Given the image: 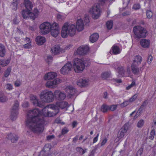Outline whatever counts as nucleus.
I'll list each match as a JSON object with an SVG mask.
<instances>
[{
  "label": "nucleus",
  "instance_id": "9",
  "mask_svg": "<svg viewBox=\"0 0 156 156\" xmlns=\"http://www.w3.org/2000/svg\"><path fill=\"white\" fill-rule=\"evenodd\" d=\"M72 67V64L70 62H68L61 69L60 72L62 74L66 75L71 71Z\"/></svg>",
  "mask_w": 156,
  "mask_h": 156
},
{
  "label": "nucleus",
  "instance_id": "40",
  "mask_svg": "<svg viewBox=\"0 0 156 156\" xmlns=\"http://www.w3.org/2000/svg\"><path fill=\"white\" fill-rule=\"evenodd\" d=\"M144 123V120H140L137 123V126L138 128H141L143 126Z\"/></svg>",
  "mask_w": 156,
  "mask_h": 156
},
{
  "label": "nucleus",
  "instance_id": "41",
  "mask_svg": "<svg viewBox=\"0 0 156 156\" xmlns=\"http://www.w3.org/2000/svg\"><path fill=\"white\" fill-rule=\"evenodd\" d=\"M129 129V126L128 124H126L122 128L120 129L125 133H126L127 132Z\"/></svg>",
  "mask_w": 156,
  "mask_h": 156
},
{
  "label": "nucleus",
  "instance_id": "38",
  "mask_svg": "<svg viewBox=\"0 0 156 156\" xmlns=\"http://www.w3.org/2000/svg\"><path fill=\"white\" fill-rule=\"evenodd\" d=\"M50 30H51L52 29L53 30H55V29L57 30H59V28L58 27V24L56 23H54L51 24L50 23Z\"/></svg>",
  "mask_w": 156,
  "mask_h": 156
},
{
  "label": "nucleus",
  "instance_id": "64",
  "mask_svg": "<svg viewBox=\"0 0 156 156\" xmlns=\"http://www.w3.org/2000/svg\"><path fill=\"white\" fill-rule=\"evenodd\" d=\"M130 13L128 11H126L123 12L122 14V15L123 16H126L127 15H129L130 14Z\"/></svg>",
  "mask_w": 156,
  "mask_h": 156
},
{
  "label": "nucleus",
  "instance_id": "58",
  "mask_svg": "<svg viewBox=\"0 0 156 156\" xmlns=\"http://www.w3.org/2000/svg\"><path fill=\"white\" fill-rule=\"evenodd\" d=\"M107 139L105 138L102 141L101 143V146H104L107 142Z\"/></svg>",
  "mask_w": 156,
  "mask_h": 156
},
{
  "label": "nucleus",
  "instance_id": "32",
  "mask_svg": "<svg viewBox=\"0 0 156 156\" xmlns=\"http://www.w3.org/2000/svg\"><path fill=\"white\" fill-rule=\"evenodd\" d=\"M29 11L27 10H23L22 11V14L24 19H27L29 18Z\"/></svg>",
  "mask_w": 156,
  "mask_h": 156
},
{
  "label": "nucleus",
  "instance_id": "43",
  "mask_svg": "<svg viewBox=\"0 0 156 156\" xmlns=\"http://www.w3.org/2000/svg\"><path fill=\"white\" fill-rule=\"evenodd\" d=\"M107 28L109 30L111 29L113 26V22L112 21H108L106 23Z\"/></svg>",
  "mask_w": 156,
  "mask_h": 156
},
{
  "label": "nucleus",
  "instance_id": "34",
  "mask_svg": "<svg viewBox=\"0 0 156 156\" xmlns=\"http://www.w3.org/2000/svg\"><path fill=\"white\" fill-rule=\"evenodd\" d=\"M109 110V106L106 105H103L101 108V111L105 113L107 112Z\"/></svg>",
  "mask_w": 156,
  "mask_h": 156
},
{
  "label": "nucleus",
  "instance_id": "46",
  "mask_svg": "<svg viewBox=\"0 0 156 156\" xmlns=\"http://www.w3.org/2000/svg\"><path fill=\"white\" fill-rule=\"evenodd\" d=\"M118 69L119 70V73L122 76H123L124 75L125 71L124 70V69L123 67H119L118 68Z\"/></svg>",
  "mask_w": 156,
  "mask_h": 156
},
{
  "label": "nucleus",
  "instance_id": "25",
  "mask_svg": "<svg viewBox=\"0 0 156 156\" xmlns=\"http://www.w3.org/2000/svg\"><path fill=\"white\" fill-rule=\"evenodd\" d=\"M98 37L99 35L98 34L94 33L90 36V41L92 43L98 40Z\"/></svg>",
  "mask_w": 156,
  "mask_h": 156
},
{
  "label": "nucleus",
  "instance_id": "31",
  "mask_svg": "<svg viewBox=\"0 0 156 156\" xmlns=\"http://www.w3.org/2000/svg\"><path fill=\"white\" fill-rule=\"evenodd\" d=\"M76 151L80 154L82 155L86 152L87 149H83L81 147H78L76 148Z\"/></svg>",
  "mask_w": 156,
  "mask_h": 156
},
{
  "label": "nucleus",
  "instance_id": "33",
  "mask_svg": "<svg viewBox=\"0 0 156 156\" xmlns=\"http://www.w3.org/2000/svg\"><path fill=\"white\" fill-rule=\"evenodd\" d=\"M2 92H0V101L2 102H6L8 100L7 98L4 95Z\"/></svg>",
  "mask_w": 156,
  "mask_h": 156
},
{
  "label": "nucleus",
  "instance_id": "18",
  "mask_svg": "<svg viewBox=\"0 0 156 156\" xmlns=\"http://www.w3.org/2000/svg\"><path fill=\"white\" fill-rule=\"evenodd\" d=\"M142 60V58L141 56L137 55L135 57L134 60L132 61V63L140 65L141 64Z\"/></svg>",
  "mask_w": 156,
  "mask_h": 156
},
{
  "label": "nucleus",
  "instance_id": "22",
  "mask_svg": "<svg viewBox=\"0 0 156 156\" xmlns=\"http://www.w3.org/2000/svg\"><path fill=\"white\" fill-rule=\"evenodd\" d=\"M146 101H145L144 102L143 104L140 107L138 111H137V113H136V115L134 116V118L135 119L136 118L140 115L141 113V112L143 109L144 107L146 105Z\"/></svg>",
  "mask_w": 156,
  "mask_h": 156
},
{
  "label": "nucleus",
  "instance_id": "23",
  "mask_svg": "<svg viewBox=\"0 0 156 156\" xmlns=\"http://www.w3.org/2000/svg\"><path fill=\"white\" fill-rule=\"evenodd\" d=\"M51 51L54 54H56L62 52V50L58 46H55L51 48Z\"/></svg>",
  "mask_w": 156,
  "mask_h": 156
},
{
  "label": "nucleus",
  "instance_id": "44",
  "mask_svg": "<svg viewBox=\"0 0 156 156\" xmlns=\"http://www.w3.org/2000/svg\"><path fill=\"white\" fill-rule=\"evenodd\" d=\"M57 18L58 20L61 21L64 19V16L62 13H58L57 14Z\"/></svg>",
  "mask_w": 156,
  "mask_h": 156
},
{
  "label": "nucleus",
  "instance_id": "36",
  "mask_svg": "<svg viewBox=\"0 0 156 156\" xmlns=\"http://www.w3.org/2000/svg\"><path fill=\"white\" fill-rule=\"evenodd\" d=\"M18 114V112H15L13 111H11V114L10 118L12 120H15L16 118V116Z\"/></svg>",
  "mask_w": 156,
  "mask_h": 156
},
{
  "label": "nucleus",
  "instance_id": "48",
  "mask_svg": "<svg viewBox=\"0 0 156 156\" xmlns=\"http://www.w3.org/2000/svg\"><path fill=\"white\" fill-rule=\"evenodd\" d=\"M146 15L147 18L150 19L152 17L153 14L152 12L150 10H148L147 11Z\"/></svg>",
  "mask_w": 156,
  "mask_h": 156
},
{
  "label": "nucleus",
  "instance_id": "54",
  "mask_svg": "<svg viewBox=\"0 0 156 156\" xmlns=\"http://www.w3.org/2000/svg\"><path fill=\"white\" fill-rule=\"evenodd\" d=\"M140 8V5L138 4H135L134 5L133 9L135 10L138 9Z\"/></svg>",
  "mask_w": 156,
  "mask_h": 156
},
{
  "label": "nucleus",
  "instance_id": "55",
  "mask_svg": "<svg viewBox=\"0 0 156 156\" xmlns=\"http://www.w3.org/2000/svg\"><path fill=\"white\" fill-rule=\"evenodd\" d=\"M153 57L151 55H149L148 56L147 58V63L148 64H150L151 63V62L152 61Z\"/></svg>",
  "mask_w": 156,
  "mask_h": 156
},
{
  "label": "nucleus",
  "instance_id": "12",
  "mask_svg": "<svg viewBox=\"0 0 156 156\" xmlns=\"http://www.w3.org/2000/svg\"><path fill=\"white\" fill-rule=\"evenodd\" d=\"M89 50V47L87 46H81L77 49V53L80 55L86 54Z\"/></svg>",
  "mask_w": 156,
  "mask_h": 156
},
{
  "label": "nucleus",
  "instance_id": "7",
  "mask_svg": "<svg viewBox=\"0 0 156 156\" xmlns=\"http://www.w3.org/2000/svg\"><path fill=\"white\" fill-rule=\"evenodd\" d=\"M50 23L49 22H44L40 26V32L42 34H45L50 31Z\"/></svg>",
  "mask_w": 156,
  "mask_h": 156
},
{
  "label": "nucleus",
  "instance_id": "11",
  "mask_svg": "<svg viewBox=\"0 0 156 156\" xmlns=\"http://www.w3.org/2000/svg\"><path fill=\"white\" fill-rule=\"evenodd\" d=\"M60 80L56 78L53 81H48L46 83V86L49 88H53L56 87L57 85L60 82Z\"/></svg>",
  "mask_w": 156,
  "mask_h": 156
},
{
  "label": "nucleus",
  "instance_id": "56",
  "mask_svg": "<svg viewBox=\"0 0 156 156\" xmlns=\"http://www.w3.org/2000/svg\"><path fill=\"white\" fill-rule=\"evenodd\" d=\"M69 131L68 129L66 128H63L62 131V134H64L67 133Z\"/></svg>",
  "mask_w": 156,
  "mask_h": 156
},
{
  "label": "nucleus",
  "instance_id": "26",
  "mask_svg": "<svg viewBox=\"0 0 156 156\" xmlns=\"http://www.w3.org/2000/svg\"><path fill=\"white\" fill-rule=\"evenodd\" d=\"M125 134V133L120 130L118 133L117 137L115 139V141L116 142H118L124 136Z\"/></svg>",
  "mask_w": 156,
  "mask_h": 156
},
{
  "label": "nucleus",
  "instance_id": "47",
  "mask_svg": "<svg viewBox=\"0 0 156 156\" xmlns=\"http://www.w3.org/2000/svg\"><path fill=\"white\" fill-rule=\"evenodd\" d=\"M155 135V131L154 129L152 130L150 133V136L149 137V138L151 140H153L154 138Z\"/></svg>",
  "mask_w": 156,
  "mask_h": 156
},
{
  "label": "nucleus",
  "instance_id": "13",
  "mask_svg": "<svg viewBox=\"0 0 156 156\" xmlns=\"http://www.w3.org/2000/svg\"><path fill=\"white\" fill-rule=\"evenodd\" d=\"M76 83L80 87H85L88 85L89 80L85 79H80L77 81Z\"/></svg>",
  "mask_w": 156,
  "mask_h": 156
},
{
  "label": "nucleus",
  "instance_id": "1",
  "mask_svg": "<svg viewBox=\"0 0 156 156\" xmlns=\"http://www.w3.org/2000/svg\"><path fill=\"white\" fill-rule=\"evenodd\" d=\"M68 103L65 101L58 102L56 105H50L44 107L40 112L37 108L28 111L27 126L34 132L38 133H42L44 130V118L45 116L52 117L55 115L59 112L58 107L63 109L67 106Z\"/></svg>",
  "mask_w": 156,
  "mask_h": 156
},
{
  "label": "nucleus",
  "instance_id": "24",
  "mask_svg": "<svg viewBox=\"0 0 156 156\" xmlns=\"http://www.w3.org/2000/svg\"><path fill=\"white\" fill-rule=\"evenodd\" d=\"M112 53L115 55H116L119 54L121 52V50L119 48L115 45L112 46V48L111 50Z\"/></svg>",
  "mask_w": 156,
  "mask_h": 156
},
{
  "label": "nucleus",
  "instance_id": "3",
  "mask_svg": "<svg viewBox=\"0 0 156 156\" xmlns=\"http://www.w3.org/2000/svg\"><path fill=\"white\" fill-rule=\"evenodd\" d=\"M40 97L42 101L45 102H51L54 100L52 92L48 90L42 91L40 95Z\"/></svg>",
  "mask_w": 156,
  "mask_h": 156
},
{
  "label": "nucleus",
  "instance_id": "20",
  "mask_svg": "<svg viewBox=\"0 0 156 156\" xmlns=\"http://www.w3.org/2000/svg\"><path fill=\"white\" fill-rule=\"evenodd\" d=\"M150 41L145 39H142L140 41L141 46L144 48H147L150 45Z\"/></svg>",
  "mask_w": 156,
  "mask_h": 156
},
{
  "label": "nucleus",
  "instance_id": "15",
  "mask_svg": "<svg viewBox=\"0 0 156 156\" xmlns=\"http://www.w3.org/2000/svg\"><path fill=\"white\" fill-rule=\"evenodd\" d=\"M139 65H137L134 64L132 63L131 65V68L132 71L133 73L134 74H138L141 68H139L138 66Z\"/></svg>",
  "mask_w": 156,
  "mask_h": 156
},
{
  "label": "nucleus",
  "instance_id": "60",
  "mask_svg": "<svg viewBox=\"0 0 156 156\" xmlns=\"http://www.w3.org/2000/svg\"><path fill=\"white\" fill-rule=\"evenodd\" d=\"M52 56L51 55H49L47 56V58H45V60L46 61L49 62V60H51L52 59Z\"/></svg>",
  "mask_w": 156,
  "mask_h": 156
},
{
  "label": "nucleus",
  "instance_id": "2",
  "mask_svg": "<svg viewBox=\"0 0 156 156\" xmlns=\"http://www.w3.org/2000/svg\"><path fill=\"white\" fill-rule=\"evenodd\" d=\"M76 33L75 25L68 23H64L62 27L61 31V36L63 38H66L68 36L72 37Z\"/></svg>",
  "mask_w": 156,
  "mask_h": 156
},
{
  "label": "nucleus",
  "instance_id": "29",
  "mask_svg": "<svg viewBox=\"0 0 156 156\" xmlns=\"http://www.w3.org/2000/svg\"><path fill=\"white\" fill-rule=\"evenodd\" d=\"M10 62V60L8 59H0V65L2 66H5L8 65Z\"/></svg>",
  "mask_w": 156,
  "mask_h": 156
},
{
  "label": "nucleus",
  "instance_id": "8",
  "mask_svg": "<svg viewBox=\"0 0 156 156\" xmlns=\"http://www.w3.org/2000/svg\"><path fill=\"white\" fill-rule=\"evenodd\" d=\"M53 95L54 97H55L57 100L59 101L64 100L66 97L65 93L59 90H55Z\"/></svg>",
  "mask_w": 156,
  "mask_h": 156
},
{
  "label": "nucleus",
  "instance_id": "35",
  "mask_svg": "<svg viewBox=\"0 0 156 156\" xmlns=\"http://www.w3.org/2000/svg\"><path fill=\"white\" fill-rule=\"evenodd\" d=\"M30 100L32 103L35 105L37 106L38 104V101L35 96H31L30 98Z\"/></svg>",
  "mask_w": 156,
  "mask_h": 156
},
{
  "label": "nucleus",
  "instance_id": "6",
  "mask_svg": "<svg viewBox=\"0 0 156 156\" xmlns=\"http://www.w3.org/2000/svg\"><path fill=\"white\" fill-rule=\"evenodd\" d=\"M89 12L93 18L95 19H98L100 15V10L99 6L97 5H94L90 9Z\"/></svg>",
  "mask_w": 156,
  "mask_h": 156
},
{
  "label": "nucleus",
  "instance_id": "27",
  "mask_svg": "<svg viewBox=\"0 0 156 156\" xmlns=\"http://www.w3.org/2000/svg\"><path fill=\"white\" fill-rule=\"evenodd\" d=\"M19 103L17 101H16L14 102V105L12 108L11 111H13L16 112H18L19 107Z\"/></svg>",
  "mask_w": 156,
  "mask_h": 156
},
{
  "label": "nucleus",
  "instance_id": "5",
  "mask_svg": "<svg viewBox=\"0 0 156 156\" xmlns=\"http://www.w3.org/2000/svg\"><path fill=\"white\" fill-rule=\"evenodd\" d=\"M74 69L76 72L79 73L83 71L85 68L84 62L78 58H75L73 62Z\"/></svg>",
  "mask_w": 156,
  "mask_h": 156
},
{
  "label": "nucleus",
  "instance_id": "4",
  "mask_svg": "<svg viewBox=\"0 0 156 156\" xmlns=\"http://www.w3.org/2000/svg\"><path fill=\"white\" fill-rule=\"evenodd\" d=\"M133 30L135 37L138 39L144 38L147 36V30L141 26H137L134 27Z\"/></svg>",
  "mask_w": 156,
  "mask_h": 156
},
{
  "label": "nucleus",
  "instance_id": "14",
  "mask_svg": "<svg viewBox=\"0 0 156 156\" xmlns=\"http://www.w3.org/2000/svg\"><path fill=\"white\" fill-rule=\"evenodd\" d=\"M7 138L10 140L12 143H16L18 140V137L15 134L10 133L7 136Z\"/></svg>",
  "mask_w": 156,
  "mask_h": 156
},
{
  "label": "nucleus",
  "instance_id": "45",
  "mask_svg": "<svg viewBox=\"0 0 156 156\" xmlns=\"http://www.w3.org/2000/svg\"><path fill=\"white\" fill-rule=\"evenodd\" d=\"M110 76V73L107 72H105L101 75L102 77L104 79H106L109 77Z\"/></svg>",
  "mask_w": 156,
  "mask_h": 156
},
{
  "label": "nucleus",
  "instance_id": "17",
  "mask_svg": "<svg viewBox=\"0 0 156 156\" xmlns=\"http://www.w3.org/2000/svg\"><path fill=\"white\" fill-rule=\"evenodd\" d=\"M57 76V74L54 72H48L45 75V79L47 80H52L54 78Z\"/></svg>",
  "mask_w": 156,
  "mask_h": 156
},
{
  "label": "nucleus",
  "instance_id": "42",
  "mask_svg": "<svg viewBox=\"0 0 156 156\" xmlns=\"http://www.w3.org/2000/svg\"><path fill=\"white\" fill-rule=\"evenodd\" d=\"M11 72V68L9 67L7 69L5 70V72L4 74V76L5 77H7L10 74Z\"/></svg>",
  "mask_w": 156,
  "mask_h": 156
},
{
  "label": "nucleus",
  "instance_id": "52",
  "mask_svg": "<svg viewBox=\"0 0 156 156\" xmlns=\"http://www.w3.org/2000/svg\"><path fill=\"white\" fill-rule=\"evenodd\" d=\"M117 107V105H113L109 106V110L114 111L116 109Z\"/></svg>",
  "mask_w": 156,
  "mask_h": 156
},
{
  "label": "nucleus",
  "instance_id": "21",
  "mask_svg": "<svg viewBox=\"0 0 156 156\" xmlns=\"http://www.w3.org/2000/svg\"><path fill=\"white\" fill-rule=\"evenodd\" d=\"M24 3L27 10L30 11L32 9L33 5L30 1L29 0H24Z\"/></svg>",
  "mask_w": 156,
  "mask_h": 156
},
{
  "label": "nucleus",
  "instance_id": "57",
  "mask_svg": "<svg viewBox=\"0 0 156 156\" xmlns=\"http://www.w3.org/2000/svg\"><path fill=\"white\" fill-rule=\"evenodd\" d=\"M96 151V150L95 149H94L92 150V151L90 153V154L88 156H94V153Z\"/></svg>",
  "mask_w": 156,
  "mask_h": 156
},
{
  "label": "nucleus",
  "instance_id": "63",
  "mask_svg": "<svg viewBox=\"0 0 156 156\" xmlns=\"http://www.w3.org/2000/svg\"><path fill=\"white\" fill-rule=\"evenodd\" d=\"M99 136V134L98 133L97 134L96 136L94 138L93 142V143H95L97 141V140H98V137Z\"/></svg>",
  "mask_w": 156,
  "mask_h": 156
},
{
  "label": "nucleus",
  "instance_id": "28",
  "mask_svg": "<svg viewBox=\"0 0 156 156\" xmlns=\"http://www.w3.org/2000/svg\"><path fill=\"white\" fill-rule=\"evenodd\" d=\"M5 46L2 44H0V56L4 57L5 54Z\"/></svg>",
  "mask_w": 156,
  "mask_h": 156
},
{
  "label": "nucleus",
  "instance_id": "39",
  "mask_svg": "<svg viewBox=\"0 0 156 156\" xmlns=\"http://www.w3.org/2000/svg\"><path fill=\"white\" fill-rule=\"evenodd\" d=\"M26 40L28 41V43L24 44L23 45V47L26 49L30 48L31 47L30 40L29 38H27Z\"/></svg>",
  "mask_w": 156,
  "mask_h": 156
},
{
  "label": "nucleus",
  "instance_id": "51",
  "mask_svg": "<svg viewBox=\"0 0 156 156\" xmlns=\"http://www.w3.org/2000/svg\"><path fill=\"white\" fill-rule=\"evenodd\" d=\"M6 89L9 90H12L13 88V87L12 85L11 84H7L6 86Z\"/></svg>",
  "mask_w": 156,
  "mask_h": 156
},
{
  "label": "nucleus",
  "instance_id": "10",
  "mask_svg": "<svg viewBox=\"0 0 156 156\" xmlns=\"http://www.w3.org/2000/svg\"><path fill=\"white\" fill-rule=\"evenodd\" d=\"M65 90L70 97L73 96H75L78 94L77 90L76 89L72 86H67Z\"/></svg>",
  "mask_w": 156,
  "mask_h": 156
},
{
  "label": "nucleus",
  "instance_id": "59",
  "mask_svg": "<svg viewBox=\"0 0 156 156\" xmlns=\"http://www.w3.org/2000/svg\"><path fill=\"white\" fill-rule=\"evenodd\" d=\"M129 101H125V102H123V103H122L121 104V105L122 106H124V107L126 106H127L129 104Z\"/></svg>",
  "mask_w": 156,
  "mask_h": 156
},
{
  "label": "nucleus",
  "instance_id": "50",
  "mask_svg": "<svg viewBox=\"0 0 156 156\" xmlns=\"http://www.w3.org/2000/svg\"><path fill=\"white\" fill-rule=\"evenodd\" d=\"M137 94H135L129 100V102H132L135 101V100L136 98H137Z\"/></svg>",
  "mask_w": 156,
  "mask_h": 156
},
{
  "label": "nucleus",
  "instance_id": "16",
  "mask_svg": "<svg viewBox=\"0 0 156 156\" xmlns=\"http://www.w3.org/2000/svg\"><path fill=\"white\" fill-rule=\"evenodd\" d=\"M84 24L83 20L80 19H78L76 22V28L79 31H82L84 29Z\"/></svg>",
  "mask_w": 156,
  "mask_h": 156
},
{
  "label": "nucleus",
  "instance_id": "30",
  "mask_svg": "<svg viewBox=\"0 0 156 156\" xmlns=\"http://www.w3.org/2000/svg\"><path fill=\"white\" fill-rule=\"evenodd\" d=\"M20 0H14L12 3L11 6L12 9L16 10L17 8V6L18 3L20 2Z\"/></svg>",
  "mask_w": 156,
  "mask_h": 156
},
{
  "label": "nucleus",
  "instance_id": "53",
  "mask_svg": "<svg viewBox=\"0 0 156 156\" xmlns=\"http://www.w3.org/2000/svg\"><path fill=\"white\" fill-rule=\"evenodd\" d=\"M135 82H133L131 84L129 85L126 87V89L127 90L130 89L131 88L133 87L135 85Z\"/></svg>",
  "mask_w": 156,
  "mask_h": 156
},
{
  "label": "nucleus",
  "instance_id": "61",
  "mask_svg": "<svg viewBox=\"0 0 156 156\" xmlns=\"http://www.w3.org/2000/svg\"><path fill=\"white\" fill-rule=\"evenodd\" d=\"M112 80L118 83H120L122 82V81L121 79H112Z\"/></svg>",
  "mask_w": 156,
  "mask_h": 156
},
{
  "label": "nucleus",
  "instance_id": "62",
  "mask_svg": "<svg viewBox=\"0 0 156 156\" xmlns=\"http://www.w3.org/2000/svg\"><path fill=\"white\" fill-rule=\"evenodd\" d=\"M55 136L53 135H49L47 136V139L48 140H51L54 138Z\"/></svg>",
  "mask_w": 156,
  "mask_h": 156
},
{
  "label": "nucleus",
  "instance_id": "49",
  "mask_svg": "<svg viewBox=\"0 0 156 156\" xmlns=\"http://www.w3.org/2000/svg\"><path fill=\"white\" fill-rule=\"evenodd\" d=\"M29 17H30L31 19H32L33 20H34L36 18V15L34 13L31 12L29 11Z\"/></svg>",
  "mask_w": 156,
  "mask_h": 156
},
{
  "label": "nucleus",
  "instance_id": "37",
  "mask_svg": "<svg viewBox=\"0 0 156 156\" xmlns=\"http://www.w3.org/2000/svg\"><path fill=\"white\" fill-rule=\"evenodd\" d=\"M56 29H55V30L52 29L51 30H50L51 34V35L54 37H57L59 33V30H57Z\"/></svg>",
  "mask_w": 156,
  "mask_h": 156
},
{
  "label": "nucleus",
  "instance_id": "19",
  "mask_svg": "<svg viewBox=\"0 0 156 156\" xmlns=\"http://www.w3.org/2000/svg\"><path fill=\"white\" fill-rule=\"evenodd\" d=\"M36 41L38 45H41L45 42V39L44 37L38 36L36 37Z\"/></svg>",
  "mask_w": 156,
  "mask_h": 156
}]
</instances>
